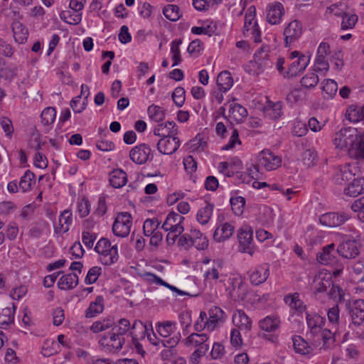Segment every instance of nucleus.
I'll return each mask as SVG.
<instances>
[{"instance_id":"19","label":"nucleus","mask_w":364,"mask_h":364,"mask_svg":"<svg viewBox=\"0 0 364 364\" xmlns=\"http://www.w3.org/2000/svg\"><path fill=\"white\" fill-rule=\"evenodd\" d=\"M187 347L196 348L199 352L208 351L210 348L209 337L206 333H193L184 341Z\"/></svg>"},{"instance_id":"3","label":"nucleus","mask_w":364,"mask_h":364,"mask_svg":"<svg viewBox=\"0 0 364 364\" xmlns=\"http://www.w3.org/2000/svg\"><path fill=\"white\" fill-rule=\"evenodd\" d=\"M221 284L226 293L235 301H243L248 293V284L238 273L228 272Z\"/></svg>"},{"instance_id":"34","label":"nucleus","mask_w":364,"mask_h":364,"mask_svg":"<svg viewBox=\"0 0 364 364\" xmlns=\"http://www.w3.org/2000/svg\"><path fill=\"white\" fill-rule=\"evenodd\" d=\"M109 184L114 188H120L127 183V173L121 168H116L109 174Z\"/></svg>"},{"instance_id":"62","label":"nucleus","mask_w":364,"mask_h":364,"mask_svg":"<svg viewBox=\"0 0 364 364\" xmlns=\"http://www.w3.org/2000/svg\"><path fill=\"white\" fill-rule=\"evenodd\" d=\"M322 90L327 97H333L337 92L338 85L336 81L331 79L324 80L322 83Z\"/></svg>"},{"instance_id":"11","label":"nucleus","mask_w":364,"mask_h":364,"mask_svg":"<svg viewBox=\"0 0 364 364\" xmlns=\"http://www.w3.org/2000/svg\"><path fill=\"white\" fill-rule=\"evenodd\" d=\"M359 170L355 163H348L339 166L334 173L333 181L340 185L350 183L358 173Z\"/></svg>"},{"instance_id":"46","label":"nucleus","mask_w":364,"mask_h":364,"mask_svg":"<svg viewBox=\"0 0 364 364\" xmlns=\"http://www.w3.org/2000/svg\"><path fill=\"white\" fill-rule=\"evenodd\" d=\"M35 182V175L31 171L27 170L21 177L18 182L20 191L26 193L31 191L32 185Z\"/></svg>"},{"instance_id":"6","label":"nucleus","mask_w":364,"mask_h":364,"mask_svg":"<svg viewBox=\"0 0 364 364\" xmlns=\"http://www.w3.org/2000/svg\"><path fill=\"white\" fill-rule=\"evenodd\" d=\"M184 220L183 216L175 212H170L166 215L161 228L164 231L168 232L166 242L168 245H173L178 236L184 231L183 225Z\"/></svg>"},{"instance_id":"41","label":"nucleus","mask_w":364,"mask_h":364,"mask_svg":"<svg viewBox=\"0 0 364 364\" xmlns=\"http://www.w3.org/2000/svg\"><path fill=\"white\" fill-rule=\"evenodd\" d=\"M284 301L292 310H294L298 314L304 312L306 309V306L304 305L297 293L287 295L284 297Z\"/></svg>"},{"instance_id":"15","label":"nucleus","mask_w":364,"mask_h":364,"mask_svg":"<svg viewBox=\"0 0 364 364\" xmlns=\"http://www.w3.org/2000/svg\"><path fill=\"white\" fill-rule=\"evenodd\" d=\"M258 166L267 171L278 168L282 164V158L269 149H264L257 156Z\"/></svg>"},{"instance_id":"13","label":"nucleus","mask_w":364,"mask_h":364,"mask_svg":"<svg viewBox=\"0 0 364 364\" xmlns=\"http://www.w3.org/2000/svg\"><path fill=\"white\" fill-rule=\"evenodd\" d=\"M237 240L241 252L252 255L255 253L253 243V230L247 225H245L237 230Z\"/></svg>"},{"instance_id":"22","label":"nucleus","mask_w":364,"mask_h":364,"mask_svg":"<svg viewBox=\"0 0 364 364\" xmlns=\"http://www.w3.org/2000/svg\"><path fill=\"white\" fill-rule=\"evenodd\" d=\"M348 219L349 215L344 213H326L320 216L319 222L323 226L336 228L343 225Z\"/></svg>"},{"instance_id":"64","label":"nucleus","mask_w":364,"mask_h":364,"mask_svg":"<svg viewBox=\"0 0 364 364\" xmlns=\"http://www.w3.org/2000/svg\"><path fill=\"white\" fill-rule=\"evenodd\" d=\"M351 209L357 213L358 218L364 223V197L355 200L351 205Z\"/></svg>"},{"instance_id":"1","label":"nucleus","mask_w":364,"mask_h":364,"mask_svg":"<svg viewBox=\"0 0 364 364\" xmlns=\"http://www.w3.org/2000/svg\"><path fill=\"white\" fill-rule=\"evenodd\" d=\"M335 148L350 157L364 160V129L341 128L332 136Z\"/></svg>"},{"instance_id":"52","label":"nucleus","mask_w":364,"mask_h":364,"mask_svg":"<svg viewBox=\"0 0 364 364\" xmlns=\"http://www.w3.org/2000/svg\"><path fill=\"white\" fill-rule=\"evenodd\" d=\"M161 223L156 218L146 219L143 225V231L145 236H150L151 235L159 231Z\"/></svg>"},{"instance_id":"56","label":"nucleus","mask_w":364,"mask_h":364,"mask_svg":"<svg viewBox=\"0 0 364 364\" xmlns=\"http://www.w3.org/2000/svg\"><path fill=\"white\" fill-rule=\"evenodd\" d=\"M206 146V142L199 135H197L187 144V147L190 152L203 151L205 150Z\"/></svg>"},{"instance_id":"63","label":"nucleus","mask_w":364,"mask_h":364,"mask_svg":"<svg viewBox=\"0 0 364 364\" xmlns=\"http://www.w3.org/2000/svg\"><path fill=\"white\" fill-rule=\"evenodd\" d=\"M232 209L235 215H240L243 213L245 198L242 196H232L230 200Z\"/></svg>"},{"instance_id":"32","label":"nucleus","mask_w":364,"mask_h":364,"mask_svg":"<svg viewBox=\"0 0 364 364\" xmlns=\"http://www.w3.org/2000/svg\"><path fill=\"white\" fill-rule=\"evenodd\" d=\"M73 222L72 213L68 210L62 212L58 218V223L54 225L55 231L58 233L68 232Z\"/></svg>"},{"instance_id":"21","label":"nucleus","mask_w":364,"mask_h":364,"mask_svg":"<svg viewBox=\"0 0 364 364\" xmlns=\"http://www.w3.org/2000/svg\"><path fill=\"white\" fill-rule=\"evenodd\" d=\"M180 144V140L176 135L162 137L157 143V149L163 154H172L178 150Z\"/></svg>"},{"instance_id":"39","label":"nucleus","mask_w":364,"mask_h":364,"mask_svg":"<svg viewBox=\"0 0 364 364\" xmlns=\"http://www.w3.org/2000/svg\"><path fill=\"white\" fill-rule=\"evenodd\" d=\"M234 81L229 71L221 72L217 77L218 90L223 92H227L233 86Z\"/></svg>"},{"instance_id":"36","label":"nucleus","mask_w":364,"mask_h":364,"mask_svg":"<svg viewBox=\"0 0 364 364\" xmlns=\"http://www.w3.org/2000/svg\"><path fill=\"white\" fill-rule=\"evenodd\" d=\"M79 279L76 273L63 275L58 282V287L61 290L73 289L78 284Z\"/></svg>"},{"instance_id":"26","label":"nucleus","mask_w":364,"mask_h":364,"mask_svg":"<svg viewBox=\"0 0 364 364\" xmlns=\"http://www.w3.org/2000/svg\"><path fill=\"white\" fill-rule=\"evenodd\" d=\"M337 252L344 258H355L359 254V247L355 240H346L339 245Z\"/></svg>"},{"instance_id":"45","label":"nucleus","mask_w":364,"mask_h":364,"mask_svg":"<svg viewBox=\"0 0 364 364\" xmlns=\"http://www.w3.org/2000/svg\"><path fill=\"white\" fill-rule=\"evenodd\" d=\"M351 316L355 323L360 324L364 321V300L358 299L354 302Z\"/></svg>"},{"instance_id":"12","label":"nucleus","mask_w":364,"mask_h":364,"mask_svg":"<svg viewBox=\"0 0 364 364\" xmlns=\"http://www.w3.org/2000/svg\"><path fill=\"white\" fill-rule=\"evenodd\" d=\"M124 344V338L117 333L112 332L102 336L99 341L102 350L107 353L119 352Z\"/></svg>"},{"instance_id":"9","label":"nucleus","mask_w":364,"mask_h":364,"mask_svg":"<svg viewBox=\"0 0 364 364\" xmlns=\"http://www.w3.org/2000/svg\"><path fill=\"white\" fill-rule=\"evenodd\" d=\"M243 35L251 37L255 43H260L262 41L261 30L256 19V8L254 6H250L246 11Z\"/></svg>"},{"instance_id":"5","label":"nucleus","mask_w":364,"mask_h":364,"mask_svg":"<svg viewBox=\"0 0 364 364\" xmlns=\"http://www.w3.org/2000/svg\"><path fill=\"white\" fill-rule=\"evenodd\" d=\"M157 333L165 339L161 341V346L173 348L181 341V333L177 331V323L175 321H164L156 323Z\"/></svg>"},{"instance_id":"30","label":"nucleus","mask_w":364,"mask_h":364,"mask_svg":"<svg viewBox=\"0 0 364 364\" xmlns=\"http://www.w3.org/2000/svg\"><path fill=\"white\" fill-rule=\"evenodd\" d=\"M280 326L281 319L277 314L268 315L259 322L261 330L268 333L275 332L279 328Z\"/></svg>"},{"instance_id":"58","label":"nucleus","mask_w":364,"mask_h":364,"mask_svg":"<svg viewBox=\"0 0 364 364\" xmlns=\"http://www.w3.org/2000/svg\"><path fill=\"white\" fill-rule=\"evenodd\" d=\"M56 117L55 109L51 107L45 108L41 115V122L44 126L52 124Z\"/></svg>"},{"instance_id":"53","label":"nucleus","mask_w":364,"mask_h":364,"mask_svg":"<svg viewBox=\"0 0 364 364\" xmlns=\"http://www.w3.org/2000/svg\"><path fill=\"white\" fill-rule=\"evenodd\" d=\"M113 325V319L112 318H107L103 320L95 321L90 326V330L93 333H97L109 329V328L112 327Z\"/></svg>"},{"instance_id":"23","label":"nucleus","mask_w":364,"mask_h":364,"mask_svg":"<svg viewBox=\"0 0 364 364\" xmlns=\"http://www.w3.org/2000/svg\"><path fill=\"white\" fill-rule=\"evenodd\" d=\"M266 12L267 22L272 25H277L282 21V16L284 14V8L280 2L275 1L267 6Z\"/></svg>"},{"instance_id":"44","label":"nucleus","mask_w":364,"mask_h":364,"mask_svg":"<svg viewBox=\"0 0 364 364\" xmlns=\"http://www.w3.org/2000/svg\"><path fill=\"white\" fill-rule=\"evenodd\" d=\"M335 245L333 243L325 246L322 251L317 255V260L323 264H328L333 262Z\"/></svg>"},{"instance_id":"35","label":"nucleus","mask_w":364,"mask_h":364,"mask_svg":"<svg viewBox=\"0 0 364 364\" xmlns=\"http://www.w3.org/2000/svg\"><path fill=\"white\" fill-rule=\"evenodd\" d=\"M153 133L156 136L167 137L169 136L177 135L178 129L173 122H166L156 126L153 130Z\"/></svg>"},{"instance_id":"48","label":"nucleus","mask_w":364,"mask_h":364,"mask_svg":"<svg viewBox=\"0 0 364 364\" xmlns=\"http://www.w3.org/2000/svg\"><path fill=\"white\" fill-rule=\"evenodd\" d=\"M60 351L59 344L51 338L46 339L41 347V353L45 357L51 356Z\"/></svg>"},{"instance_id":"16","label":"nucleus","mask_w":364,"mask_h":364,"mask_svg":"<svg viewBox=\"0 0 364 364\" xmlns=\"http://www.w3.org/2000/svg\"><path fill=\"white\" fill-rule=\"evenodd\" d=\"M129 158L136 164H144L153 158L151 149L146 144L135 146L129 152Z\"/></svg>"},{"instance_id":"37","label":"nucleus","mask_w":364,"mask_h":364,"mask_svg":"<svg viewBox=\"0 0 364 364\" xmlns=\"http://www.w3.org/2000/svg\"><path fill=\"white\" fill-rule=\"evenodd\" d=\"M346 118L352 123L364 121V105H350L346 111Z\"/></svg>"},{"instance_id":"40","label":"nucleus","mask_w":364,"mask_h":364,"mask_svg":"<svg viewBox=\"0 0 364 364\" xmlns=\"http://www.w3.org/2000/svg\"><path fill=\"white\" fill-rule=\"evenodd\" d=\"M192 245L197 250H204L208 247V240L199 230L193 228L191 230Z\"/></svg>"},{"instance_id":"17","label":"nucleus","mask_w":364,"mask_h":364,"mask_svg":"<svg viewBox=\"0 0 364 364\" xmlns=\"http://www.w3.org/2000/svg\"><path fill=\"white\" fill-rule=\"evenodd\" d=\"M226 108L228 109L229 119L236 123L242 122L247 116L246 108L238 103L228 102L220 109L224 113Z\"/></svg>"},{"instance_id":"54","label":"nucleus","mask_w":364,"mask_h":364,"mask_svg":"<svg viewBox=\"0 0 364 364\" xmlns=\"http://www.w3.org/2000/svg\"><path fill=\"white\" fill-rule=\"evenodd\" d=\"M147 112L149 118L156 122L163 121L166 115L164 109L155 105H150L148 107Z\"/></svg>"},{"instance_id":"25","label":"nucleus","mask_w":364,"mask_h":364,"mask_svg":"<svg viewBox=\"0 0 364 364\" xmlns=\"http://www.w3.org/2000/svg\"><path fill=\"white\" fill-rule=\"evenodd\" d=\"M235 230L234 225L228 222L216 223L213 233V239L217 242H224L230 239Z\"/></svg>"},{"instance_id":"4","label":"nucleus","mask_w":364,"mask_h":364,"mask_svg":"<svg viewBox=\"0 0 364 364\" xmlns=\"http://www.w3.org/2000/svg\"><path fill=\"white\" fill-rule=\"evenodd\" d=\"M273 58L267 46H262L256 50L253 59L247 63L245 70L250 75H259L266 70L272 68Z\"/></svg>"},{"instance_id":"61","label":"nucleus","mask_w":364,"mask_h":364,"mask_svg":"<svg viewBox=\"0 0 364 364\" xmlns=\"http://www.w3.org/2000/svg\"><path fill=\"white\" fill-rule=\"evenodd\" d=\"M318 82V77L314 71L307 73L301 80V85L309 89L315 87Z\"/></svg>"},{"instance_id":"50","label":"nucleus","mask_w":364,"mask_h":364,"mask_svg":"<svg viewBox=\"0 0 364 364\" xmlns=\"http://www.w3.org/2000/svg\"><path fill=\"white\" fill-rule=\"evenodd\" d=\"M138 276L144 282H146L149 284H156L159 285L164 286L166 288H171L168 286V283L164 281L161 278L158 277L157 275L148 272H139Z\"/></svg>"},{"instance_id":"27","label":"nucleus","mask_w":364,"mask_h":364,"mask_svg":"<svg viewBox=\"0 0 364 364\" xmlns=\"http://www.w3.org/2000/svg\"><path fill=\"white\" fill-rule=\"evenodd\" d=\"M232 323L237 329L242 331H250L252 326V322L250 318L245 313L243 310L237 309L232 314Z\"/></svg>"},{"instance_id":"2","label":"nucleus","mask_w":364,"mask_h":364,"mask_svg":"<svg viewBox=\"0 0 364 364\" xmlns=\"http://www.w3.org/2000/svg\"><path fill=\"white\" fill-rule=\"evenodd\" d=\"M306 320L308 333L315 338V341H323L324 348H329L335 341L334 334L331 329L323 328L325 318L316 313H306Z\"/></svg>"},{"instance_id":"7","label":"nucleus","mask_w":364,"mask_h":364,"mask_svg":"<svg viewBox=\"0 0 364 364\" xmlns=\"http://www.w3.org/2000/svg\"><path fill=\"white\" fill-rule=\"evenodd\" d=\"M311 55L299 50H294L289 53L288 59L290 60L287 73L284 74V78L296 77L301 73L310 63Z\"/></svg>"},{"instance_id":"24","label":"nucleus","mask_w":364,"mask_h":364,"mask_svg":"<svg viewBox=\"0 0 364 364\" xmlns=\"http://www.w3.org/2000/svg\"><path fill=\"white\" fill-rule=\"evenodd\" d=\"M332 285V274L326 269L321 270L313 282V288L318 292L325 291Z\"/></svg>"},{"instance_id":"31","label":"nucleus","mask_w":364,"mask_h":364,"mask_svg":"<svg viewBox=\"0 0 364 364\" xmlns=\"http://www.w3.org/2000/svg\"><path fill=\"white\" fill-rule=\"evenodd\" d=\"M11 28L15 42L23 44L27 41L29 35L28 29L22 22L14 21Z\"/></svg>"},{"instance_id":"57","label":"nucleus","mask_w":364,"mask_h":364,"mask_svg":"<svg viewBox=\"0 0 364 364\" xmlns=\"http://www.w3.org/2000/svg\"><path fill=\"white\" fill-rule=\"evenodd\" d=\"M340 311L338 305L333 306L329 309L327 313L328 320L329 325L331 326V330L333 331L334 328V331L336 333L337 326L339 323L340 318Z\"/></svg>"},{"instance_id":"33","label":"nucleus","mask_w":364,"mask_h":364,"mask_svg":"<svg viewBox=\"0 0 364 364\" xmlns=\"http://www.w3.org/2000/svg\"><path fill=\"white\" fill-rule=\"evenodd\" d=\"M364 193V177L354 178L344 188V193L350 197H356Z\"/></svg>"},{"instance_id":"49","label":"nucleus","mask_w":364,"mask_h":364,"mask_svg":"<svg viewBox=\"0 0 364 364\" xmlns=\"http://www.w3.org/2000/svg\"><path fill=\"white\" fill-rule=\"evenodd\" d=\"M60 18L70 25H77L82 21V13L74 11H63L60 14Z\"/></svg>"},{"instance_id":"55","label":"nucleus","mask_w":364,"mask_h":364,"mask_svg":"<svg viewBox=\"0 0 364 364\" xmlns=\"http://www.w3.org/2000/svg\"><path fill=\"white\" fill-rule=\"evenodd\" d=\"M329 70V64L326 58L315 57L311 70L321 75H326Z\"/></svg>"},{"instance_id":"8","label":"nucleus","mask_w":364,"mask_h":364,"mask_svg":"<svg viewBox=\"0 0 364 364\" xmlns=\"http://www.w3.org/2000/svg\"><path fill=\"white\" fill-rule=\"evenodd\" d=\"M95 250L99 255L101 263L105 265L113 264L119 259L117 245H112L106 238L102 237L97 241Z\"/></svg>"},{"instance_id":"38","label":"nucleus","mask_w":364,"mask_h":364,"mask_svg":"<svg viewBox=\"0 0 364 364\" xmlns=\"http://www.w3.org/2000/svg\"><path fill=\"white\" fill-rule=\"evenodd\" d=\"M217 30L215 23L212 21H205L200 26H193L191 28V33L196 35H205L211 36Z\"/></svg>"},{"instance_id":"10","label":"nucleus","mask_w":364,"mask_h":364,"mask_svg":"<svg viewBox=\"0 0 364 364\" xmlns=\"http://www.w3.org/2000/svg\"><path fill=\"white\" fill-rule=\"evenodd\" d=\"M228 273L225 272V267L221 259H213L211 265L205 269L203 277L205 281L215 284H222Z\"/></svg>"},{"instance_id":"29","label":"nucleus","mask_w":364,"mask_h":364,"mask_svg":"<svg viewBox=\"0 0 364 364\" xmlns=\"http://www.w3.org/2000/svg\"><path fill=\"white\" fill-rule=\"evenodd\" d=\"M214 208L215 205L213 203L205 200L196 213L197 222L201 225H207L213 216Z\"/></svg>"},{"instance_id":"43","label":"nucleus","mask_w":364,"mask_h":364,"mask_svg":"<svg viewBox=\"0 0 364 364\" xmlns=\"http://www.w3.org/2000/svg\"><path fill=\"white\" fill-rule=\"evenodd\" d=\"M358 21V16L353 12L345 11L341 16V28L346 31L353 29Z\"/></svg>"},{"instance_id":"14","label":"nucleus","mask_w":364,"mask_h":364,"mask_svg":"<svg viewBox=\"0 0 364 364\" xmlns=\"http://www.w3.org/2000/svg\"><path fill=\"white\" fill-rule=\"evenodd\" d=\"M132 225V219L131 214L121 213L117 216L113 223L112 232L117 237H126L130 232Z\"/></svg>"},{"instance_id":"60","label":"nucleus","mask_w":364,"mask_h":364,"mask_svg":"<svg viewBox=\"0 0 364 364\" xmlns=\"http://www.w3.org/2000/svg\"><path fill=\"white\" fill-rule=\"evenodd\" d=\"M163 14L167 19L171 21H176L181 17L179 8L173 4L166 6L163 9Z\"/></svg>"},{"instance_id":"47","label":"nucleus","mask_w":364,"mask_h":364,"mask_svg":"<svg viewBox=\"0 0 364 364\" xmlns=\"http://www.w3.org/2000/svg\"><path fill=\"white\" fill-rule=\"evenodd\" d=\"M275 214L272 208L267 205H262L259 208L258 219L264 225H271L274 219Z\"/></svg>"},{"instance_id":"20","label":"nucleus","mask_w":364,"mask_h":364,"mask_svg":"<svg viewBox=\"0 0 364 364\" xmlns=\"http://www.w3.org/2000/svg\"><path fill=\"white\" fill-rule=\"evenodd\" d=\"M269 274V264L264 263L255 266L249 272V279L252 285L259 286L267 281Z\"/></svg>"},{"instance_id":"51","label":"nucleus","mask_w":364,"mask_h":364,"mask_svg":"<svg viewBox=\"0 0 364 364\" xmlns=\"http://www.w3.org/2000/svg\"><path fill=\"white\" fill-rule=\"evenodd\" d=\"M138 276L144 282H146L149 284H156L159 285L164 286L166 288H171L168 286V283L164 281L161 278L158 277L157 275L148 272H139Z\"/></svg>"},{"instance_id":"59","label":"nucleus","mask_w":364,"mask_h":364,"mask_svg":"<svg viewBox=\"0 0 364 364\" xmlns=\"http://www.w3.org/2000/svg\"><path fill=\"white\" fill-rule=\"evenodd\" d=\"M293 346L296 353L306 355L309 353V346L308 343L301 336H296L293 337Z\"/></svg>"},{"instance_id":"28","label":"nucleus","mask_w":364,"mask_h":364,"mask_svg":"<svg viewBox=\"0 0 364 364\" xmlns=\"http://www.w3.org/2000/svg\"><path fill=\"white\" fill-rule=\"evenodd\" d=\"M225 321V312L218 306H213L208 311L207 327L208 331H213L217 326Z\"/></svg>"},{"instance_id":"42","label":"nucleus","mask_w":364,"mask_h":364,"mask_svg":"<svg viewBox=\"0 0 364 364\" xmlns=\"http://www.w3.org/2000/svg\"><path fill=\"white\" fill-rule=\"evenodd\" d=\"M104 309V299L102 296L96 297L95 300L90 303L86 309L85 316L87 318H92L102 313Z\"/></svg>"},{"instance_id":"18","label":"nucleus","mask_w":364,"mask_h":364,"mask_svg":"<svg viewBox=\"0 0 364 364\" xmlns=\"http://www.w3.org/2000/svg\"><path fill=\"white\" fill-rule=\"evenodd\" d=\"M303 33V27L300 21L294 20L285 25L283 35L285 45L291 44L299 40Z\"/></svg>"}]
</instances>
